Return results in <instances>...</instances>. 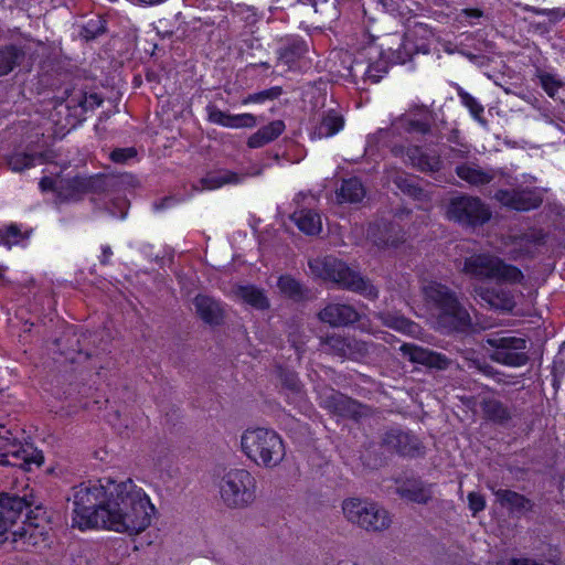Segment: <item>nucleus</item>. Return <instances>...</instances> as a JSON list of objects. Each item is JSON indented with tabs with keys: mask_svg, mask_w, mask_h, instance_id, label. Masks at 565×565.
I'll list each match as a JSON object with an SVG mask.
<instances>
[{
	"mask_svg": "<svg viewBox=\"0 0 565 565\" xmlns=\"http://www.w3.org/2000/svg\"><path fill=\"white\" fill-rule=\"evenodd\" d=\"M72 524L82 531L104 529L129 535L145 531L154 507L142 488L131 479L105 477L75 486L72 490Z\"/></svg>",
	"mask_w": 565,
	"mask_h": 565,
	"instance_id": "nucleus-1",
	"label": "nucleus"
},
{
	"mask_svg": "<svg viewBox=\"0 0 565 565\" xmlns=\"http://www.w3.org/2000/svg\"><path fill=\"white\" fill-rule=\"evenodd\" d=\"M422 290L440 331H463L471 326L469 312L448 286L430 280L423 285Z\"/></svg>",
	"mask_w": 565,
	"mask_h": 565,
	"instance_id": "nucleus-2",
	"label": "nucleus"
},
{
	"mask_svg": "<svg viewBox=\"0 0 565 565\" xmlns=\"http://www.w3.org/2000/svg\"><path fill=\"white\" fill-rule=\"evenodd\" d=\"M243 452L255 463L265 467L278 465L285 456L280 436L268 428H248L241 437Z\"/></svg>",
	"mask_w": 565,
	"mask_h": 565,
	"instance_id": "nucleus-3",
	"label": "nucleus"
},
{
	"mask_svg": "<svg viewBox=\"0 0 565 565\" xmlns=\"http://www.w3.org/2000/svg\"><path fill=\"white\" fill-rule=\"evenodd\" d=\"M544 193L545 190L542 188L514 182V179L505 172L497 190L489 196L508 211L530 212L542 205Z\"/></svg>",
	"mask_w": 565,
	"mask_h": 565,
	"instance_id": "nucleus-4",
	"label": "nucleus"
},
{
	"mask_svg": "<svg viewBox=\"0 0 565 565\" xmlns=\"http://www.w3.org/2000/svg\"><path fill=\"white\" fill-rule=\"evenodd\" d=\"M43 456L32 444L24 440V431L18 426L0 424V465L30 469L40 466Z\"/></svg>",
	"mask_w": 565,
	"mask_h": 565,
	"instance_id": "nucleus-5",
	"label": "nucleus"
},
{
	"mask_svg": "<svg viewBox=\"0 0 565 565\" xmlns=\"http://www.w3.org/2000/svg\"><path fill=\"white\" fill-rule=\"evenodd\" d=\"M462 271L478 280H495L497 282L520 284L524 275L514 265L507 264L491 254L472 255L465 259Z\"/></svg>",
	"mask_w": 565,
	"mask_h": 565,
	"instance_id": "nucleus-6",
	"label": "nucleus"
},
{
	"mask_svg": "<svg viewBox=\"0 0 565 565\" xmlns=\"http://www.w3.org/2000/svg\"><path fill=\"white\" fill-rule=\"evenodd\" d=\"M19 500L21 502L20 507H14L17 511V515L12 521L8 524V531L3 535L6 536L3 540H0V543H4L11 541L12 543L22 545H36L39 543L38 536L46 535L45 525L42 524V519L39 520L38 516H32L33 511H30V514H25V520L22 522V525L18 524V520L21 518L23 508L29 507L23 499L18 497H8L4 495L0 499V503L6 504V510L11 509L13 505V501Z\"/></svg>",
	"mask_w": 565,
	"mask_h": 565,
	"instance_id": "nucleus-7",
	"label": "nucleus"
},
{
	"mask_svg": "<svg viewBox=\"0 0 565 565\" xmlns=\"http://www.w3.org/2000/svg\"><path fill=\"white\" fill-rule=\"evenodd\" d=\"M447 217L465 228H476L491 220L492 211L479 196L461 194L449 201Z\"/></svg>",
	"mask_w": 565,
	"mask_h": 565,
	"instance_id": "nucleus-8",
	"label": "nucleus"
},
{
	"mask_svg": "<svg viewBox=\"0 0 565 565\" xmlns=\"http://www.w3.org/2000/svg\"><path fill=\"white\" fill-rule=\"evenodd\" d=\"M256 482L249 471L232 469L223 477L220 493L223 502L231 508H243L255 499Z\"/></svg>",
	"mask_w": 565,
	"mask_h": 565,
	"instance_id": "nucleus-9",
	"label": "nucleus"
},
{
	"mask_svg": "<svg viewBox=\"0 0 565 565\" xmlns=\"http://www.w3.org/2000/svg\"><path fill=\"white\" fill-rule=\"evenodd\" d=\"M39 185L42 191H53L61 201L77 200L87 192L92 184L90 178L62 174L63 170L56 164H51Z\"/></svg>",
	"mask_w": 565,
	"mask_h": 565,
	"instance_id": "nucleus-10",
	"label": "nucleus"
},
{
	"mask_svg": "<svg viewBox=\"0 0 565 565\" xmlns=\"http://www.w3.org/2000/svg\"><path fill=\"white\" fill-rule=\"evenodd\" d=\"M486 343L492 348L490 358L503 365L519 367L527 363L526 341L510 334V331L488 335Z\"/></svg>",
	"mask_w": 565,
	"mask_h": 565,
	"instance_id": "nucleus-11",
	"label": "nucleus"
},
{
	"mask_svg": "<svg viewBox=\"0 0 565 565\" xmlns=\"http://www.w3.org/2000/svg\"><path fill=\"white\" fill-rule=\"evenodd\" d=\"M102 104V98L97 94L84 95L75 99L74 97L68 98L65 103L61 102L55 107V115H65L64 121L62 119H55L54 115H51V121L55 124V134L64 136L70 132L76 125L83 119L84 114L98 107Z\"/></svg>",
	"mask_w": 565,
	"mask_h": 565,
	"instance_id": "nucleus-12",
	"label": "nucleus"
},
{
	"mask_svg": "<svg viewBox=\"0 0 565 565\" xmlns=\"http://www.w3.org/2000/svg\"><path fill=\"white\" fill-rule=\"evenodd\" d=\"M381 445L387 452L409 458L424 456L426 449L417 435L397 427L382 435Z\"/></svg>",
	"mask_w": 565,
	"mask_h": 565,
	"instance_id": "nucleus-13",
	"label": "nucleus"
},
{
	"mask_svg": "<svg viewBox=\"0 0 565 565\" xmlns=\"http://www.w3.org/2000/svg\"><path fill=\"white\" fill-rule=\"evenodd\" d=\"M455 173L460 180L478 189L487 185L497 188L500 180L505 177V172L502 169L489 166L482 167L478 163L477 159L458 163L455 168Z\"/></svg>",
	"mask_w": 565,
	"mask_h": 565,
	"instance_id": "nucleus-14",
	"label": "nucleus"
},
{
	"mask_svg": "<svg viewBox=\"0 0 565 565\" xmlns=\"http://www.w3.org/2000/svg\"><path fill=\"white\" fill-rule=\"evenodd\" d=\"M309 268L312 275L323 280H330L345 288L353 285V273L342 260L326 256L315 258L309 262Z\"/></svg>",
	"mask_w": 565,
	"mask_h": 565,
	"instance_id": "nucleus-15",
	"label": "nucleus"
},
{
	"mask_svg": "<svg viewBox=\"0 0 565 565\" xmlns=\"http://www.w3.org/2000/svg\"><path fill=\"white\" fill-rule=\"evenodd\" d=\"M333 195L331 202L338 206L348 205L353 203V162L343 160L339 163L333 178L330 181Z\"/></svg>",
	"mask_w": 565,
	"mask_h": 565,
	"instance_id": "nucleus-16",
	"label": "nucleus"
},
{
	"mask_svg": "<svg viewBox=\"0 0 565 565\" xmlns=\"http://www.w3.org/2000/svg\"><path fill=\"white\" fill-rule=\"evenodd\" d=\"M501 284L497 282L492 287L477 285L473 287V295L491 309L511 312L516 305L514 295L510 289L502 287Z\"/></svg>",
	"mask_w": 565,
	"mask_h": 565,
	"instance_id": "nucleus-17",
	"label": "nucleus"
},
{
	"mask_svg": "<svg viewBox=\"0 0 565 565\" xmlns=\"http://www.w3.org/2000/svg\"><path fill=\"white\" fill-rule=\"evenodd\" d=\"M356 522L366 531H384L391 525L388 512L374 502H355Z\"/></svg>",
	"mask_w": 565,
	"mask_h": 565,
	"instance_id": "nucleus-18",
	"label": "nucleus"
},
{
	"mask_svg": "<svg viewBox=\"0 0 565 565\" xmlns=\"http://www.w3.org/2000/svg\"><path fill=\"white\" fill-rule=\"evenodd\" d=\"M54 157L52 150L42 151L33 146L18 148L7 157L9 168L14 172L33 168L50 162Z\"/></svg>",
	"mask_w": 565,
	"mask_h": 565,
	"instance_id": "nucleus-19",
	"label": "nucleus"
},
{
	"mask_svg": "<svg viewBox=\"0 0 565 565\" xmlns=\"http://www.w3.org/2000/svg\"><path fill=\"white\" fill-rule=\"evenodd\" d=\"M399 350L412 363L422 364L430 369L447 370L451 363L447 355L416 344L404 343Z\"/></svg>",
	"mask_w": 565,
	"mask_h": 565,
	"instance_id": "nucleus-20",
	"label": "nucleus"
},
{
	"mask_svg": "<svg viewBox=\"0 0 565 565\" xmlns=\"http://www.w3.org/2000/svg\"><path fill=\"white\" fill-rule=\"evenodd\" d=\"M402 227L393 222H376L369 226L367 238L379 247H397L404 242Z\"/></svg>",
	"mask_w": 565,
	"mask_h": 565,
	"instance_id": "nucleus-21",
	"label": "nucleus"
},
{
	"mask_svg": "<svg viewBox=\"0 0 565 565\" xmlns=\"http://www.w3.org/2000/svg\"><path fill=\"white\" fill-rule=\"evenodd\" d=\"M395 492L404 500L427 504L433 499L434 484L419 478L397 479Z\"/></svg>",
	"mask_w": 565,
	"mask_h": 565,
	"instance_id": "nucleus-22",
	"label": "nucleus"
},
{
	"mask_svg": "<svg viewBox=\"0 0 565 565\" xmlns=\"http://www.w3.org/2000/svg\"><path fill=\"white\" fill-rule=\"evenodd\" d=\"M207 118L212 124L226 128H253L256 126V117L253 114H230L215 106H207Z\"/></svg>",
	"mask_w": 565,
	"mask_h": 565,
	"instance_id": "nucleus-23",
	"label": "nucleus"
},
{
	"mask_svg": "<svg viewBox=\"0 0 565 565\" xmlns=\"http://www.w3.org/2000/svg\"><path fill=\"white\" fill-rule=\"evenodd\" d=\"M344 121L337 111H328L322 115L319 121L312 126L310 131L311 139L330 138L343 129Z\"/></svg>",
	"mask_w": 565,
	"mask_h": 565,
	"instance_id": "nucleus-24",
	"label": "nucleus"
},
{
	"mask_svg": "<svg viewBox=\"0 0 565 565\" xmlns=\"http://www.w3.org/2000/svg\"><path fill=\"white\" fill-rule=\"evenodd\" d=\"M405 156L406 160L419 171L435 172L440 169L439 156L427 153L418 146L408 147Z\"/></svg>",
	"mask_w": 565,
	"mask_h": 565,
	"instance_id": "nucleus-25",
	"label": "nucleus"
},
{
	"mask_svg": "<svg viewBox=\"0 0 565 565\" xmlns=\"http://www.w3.org/2000/svg\"><path fill=\"white\" fill-rule=\"evenodd\" d=\"M291 220L299 231L306 235H317L322 230L321 216L312 209H301L294 212Z\"/></svg>",
	"mask_w": 565,
	"mask_h": 565,
	"instance_id": "nucleus-26",
	"label": "nucleus"
},
{
	"mask_svg": "<svg viewBox=\"0 0 565 565\" xmlns=\"http://www.w3.org/2000/svg\"><path fill=\"white\" fill-rule=\"evenodd\" d=\"M493 493L498 502L502 507H508L513 513H525L533 508V503L530 499L515 491L499 489L493 491Z\"/></svg>",
	"mask_w": 565,
	"mask_h": 565,
	"instance_id": "nucleus-27",
	"label": "nucleus"
},
{
	"mask_svg": "<svg viewBox=\"0 0 565 565\" xmlns=\"http://www.w3.org/2000/svg\"><path fill=\"white\" fill-rule=\"evenodd\" d=\"M244 179L243 174L230 170H216L209 172L201 179V190H216L226 184H237Z\"/></svg>",
	"mask_w": 565,
	"mask_h": 565,
	"instance_id": "nucleus-28",
	"label": "nucleus"
},
{
	"mask_svg": "<svg viewBox=\"0 0 565 565\" xmlns=\"http://www.w3.org/2000/svg\"><path fill=\"white\" fill-rule=\"evenodd\" d=\"M285 130V124L281 120H275L269 122L268 125L258 129L255 134H253L248 140L247 145L249 148L256 149L260 148L276 138H278Z\"/></svg>",
	"mask_w": 565,
	"mask_h": 565,
	"instance_id": "nucleus-29",
	"label": "nucleus"
},
{
	"mask_svg": "<svg viewBox=\"0 0 565 565\" xmlns=\"http://www.w3.org/2000/svg\"><path fill=\"white\" fill-rule=\"evenodd\" d=\"M353 309L348 305L332 303L327 306L320 313V320L333 327L345 326L351 322Z\"/></svg>",
	"mask_w": 565,
	"mask_h": 565,
	"instance_id": "nucleus-30",
	"label": "nucleus"
},
{
	"mask_svg": "<svg viewBox=\"0 0 565 565\" xmlns=\"http://www.w3.org/2000/svg\"><path fill=\"white\" fill-rule=\"evenodd\" d=\"M194 305L203 321L210 324L218 323L222 318V310L217 301L207 296H198Z\"/></svg>",
	"mask_w": 565,
	"mask_h": 565,
	"instance_id": "nucleus-31",
	"label": "nucleus"
},
{
	"mask_svg": "<svg viewBox=\"0 0 565 565\" xmlns=\"http://www.w3.org/2000/svg\"><path fill=\"white\" fill-rule=\"evenodd\" d=\"M31 232L22 231L21 227L14 223L0 227V246L8 249L13 246L26 245Z\"/></svg>",
	"mask_w": 565,
	"mask_h": 565,
	"instance_id": "nucleus-32",
	"label": "nucleus"
},
{
	"mask_svg": "<svg viewBox=\"0 0 565 565\" xmlns=\"http://www.w3.org/2000/svg\"><path fill=\"white\" fill-rule=\"evenodd\" d=\"M365 36L367 38V45L362 49L363 52H355V64H367L364 76L371 79L372 83H377L382 75L373 73V67L370 62L380 55V51L372 44L373 38L366 34Z\"/></svg>",
	"mask_w": 565,
	"mask_h": 565,
	"instance_id": "nucleus-33",
	"label": "nucleus"
},
{
	"mask_svg": "<svg viewBox=\"0 0 565 565\" xmlns=\"http://www.w3.org/2000/svg\"><path fill=\"white\" fill-rule=\"evenodd\" d=\"M237 295L244 302L256 309H265L268 307V300L265 294L255 286H241L237 290Z\"/></svg>",
	"mask_w": 565,
	"mask_h": 565,
	"instance_id": "nucleus-34",
	"label": "nucleus"
},
{
	"mask_svg": "<svg viewBox=\"0 0 565 565\" xmlns=\"http://www.w3.org/2000/svg\"><path fill=\"white\" fill-rule=\"evenodd\" d=\"M381 319L385 326L406 334H414L418 329V326L415 322L396 313H382Z\"/></svg>",
	"mask_w": 565,
	"mask_h": 565,
	"instance_id": "nucleus-35",
	"label": "nucleus"
},
{
	"mask_svg": "<svg viewBox=\"0 0 565 565\" xmlns=\"http://www.w3.org/2000/svg\"><path fill=\"white\" fill-rule=\"evenodd\" d=\"M306 51L307 46L305 41L292 40L280 50L279 60L281 63L291 67L294 63L306 53Z\"/></svg>",
	"mask_w": 565,
	"mask_h": 565,
	"instance_id": "nucleus-36",
	"label": "nucleus"
},
{
	"mask_svg": "<svg viewBox=\"0 0 565 565\" xmlns=\"http://www.w3.org/2000/svg\"><path fill=\"white\" fill-rule=\"evenodd\" d=\"M22 57L23 53L14 45L0 50V76L10 73Z\"/></svg>",
	"mask_w": 565,
	"mask_h": 565,
	"instance_id": "nucleus-37",
	"label": "nucleus"
},
{
	"mask_svg": "<svg viewBox=\"0 0 565 565\" xmlns=\"http://www.w3.org/2000/svg\"><path fill=\"white\" fill-rule=\"evenodd\" d=\"M457 94L461 104L469 109L471 116L482 126H486L487 120L482 116L484 111L482 104L461 87L458 88Z\"/></svg>",
	"mask_w": 565,
	"mask_h": 565,
	"instance_id": "nucleus-38",
	"label": "nucleus"
},
{
	"mask_svg": "<svg viewBox=\"0 0 565 565\" xmlns=\"http://www.w3.org/2000/svg\"><path fill=\"white\" fill-rule=\"evenodd\" d=\"M482 408L486 415L494 422L503 423L510 418L508 408L498 399H484Z\"/></svg>",
	"mask_w": 565,
	"mask_h": 565,
	"instance_id": "nucleus-39",
	"label": "nucleus"
},
{
	"mask_svg": "<svg viewBox=\"0 0 565 565\" xmlns=\"http://www.w3.org/2000/svg\"><path fill=\"white\" fill-rule=\"evenodd\" d=\"M537 78L540 81V85L551 98H555L559 88L565 85L556 75L544 71L537 72Z\"/></svg>",
	"mask_w": 565,
	"mask_h": 565,
	"instance_id": "nucleus-40",
	"label": "nucleus"
},
{
	"mask_svg": "<svg viewBox=\"0 0 565 565\" xmlns=\"http://www.w3.org/2000/svg\"><path fill=\"white\" fill-rule=\"evenodd\" d=\"M282 93L281 87L274 86L268 89H264L257 93H253L247 95L242 99V105H249V104H264L268 100H274L278 98Z\"/></svg>",
	"mask_w": 565,
	"mask_h": 565,
	"instance_id": "nucleus-41",
	"label": "nucleus"
},
{
	"mask_svg": "<svg viewBox=\"0 0 565 565\" xmlns=\"http://www.w3.org/2000/svg\"><path fill=\"white\" fill-rule=\"evenodd\" d=\"M401 126L407 132H416L420 135H427L430 131V120L428 118L413 119L407 116H403L398 119Z\"/></svg>",
	"mask_w": 565,
	"mask_h": 565,
	"instance_id": "nucleus-42",
	"label": "nucleus"
},
{
	"mask_svg": "<svg viewBox=\"0 0 565 565\" xmlns=\"http://www.w3.org/2000/svg\"><path fill=\"white\" fill-rule=\"evenodd\" d=\"M355 294H359L367 300H375L379 297V289L370 279L355 275Z\"/></svg>",
	"mask_w": 565,
	"mask_h": 565,
	"instance_id": "nucleus-43",
	"label": "nucleus"
},
{
	"mask_svg": "<svg viewBox=\"0 0 565 565\" xmlns=\"http://www.w3.org/2000/svg\"><path fill=\"white\" fill-rule=\"evenodd\" d=\"M278 288L289 298L297 299L301 296L300 284L290 276H281L278 280Z\"/></svg>",
	"mask_w": 565,
	"mask_h": 565,
	"instance_id": "nucleus-44",
	"label": "nucleus"
},
{
	"mask_svg": "<svg viewBox=\"0 0 565 565\" xmlns=\"http://www.w3.org/2000/svg\"><path fill=\"white\" fill-rule=\"evenodd\" d=\"M235 15L239 21H243L247 26L255 25L260 19V15L256 11V9L254 7L246 4H238L235 10Z\"/></svg>",
	"mask_w": 565,
	"mask_h": 565,
	"instance_id": "nucleus-45",
	"label": "nucleus"
},
{
	"mask_svg": "<svg viewBox=\"0 0 565 565\" xmlns=\"http://www.w3.org/2000/svg\"><path fill=\"white\" fill-rule=\"evenodd\" d=\"M21 502L19 500L13 501V505L11 509L6 510V504L0 503V540H3V536L8 531V524L13 518L17 515V511L14 507H20Z\"/></svg>",
	"mask_w": 565,
	"mask_h": 565,
	"instance_id": "nucleus-46",
	"label": "nucleus"
},
{
	"mask_svg": "<svg viewBox=\"0 0 565 565\" xmlns=\"http://www.w3.org/2000/svg\"><path fill=\"white\" fill-rule=\"evenodd\" d=\"M469 154L470 146L467 143L449 146L447 151L445 152L446 159H448L451 162L468 159Z\"/></svg>",
	"mask_w": 565,
	"mask_h": 565,
	"instance_id": "nucleus-47",
	"label": "nucleus"
},
{
	"mask_svg": "<svg viewBox=\"0 0 565 565\" xmlns=\"http://www.w3.org/2000/svg\"><path fill=\"white\" fill-rule=\"evenodd\" d=\"M397 186L407 195L416 199L422 200L425 198L424 191L415 183H413L408 179H399L397 182Z\"/></svg>",
	"mask_w": 565,
	"mask_h": 565,
	"instance_id": "nucleus-48",
	"label": "nucleus"
},
{
	"mask_svg": "<svg viewBox=\"0 0 565 565\" xmlns=\"http://www.w3.org/2000/svg\"><path fill=\"white\" fill-rule=\"evenodd\" d=\"M414 43L408 40H404L398 49L395 52V62L398 64H405L407 61L411 60L413 51H414Z\"/></svg>",
	"mask_w": 565,
	"mask_h": 565,
	"instance_id": "nucleus-49",
	"label": "nucleus"
},
{
	"mask_svg": "<svg viewBox=\"0 0 565 565\" xmlns=\"http://www.w3.org/2000/svg\"><path fill=\"white\" fill-rule=\"evenodd\" d=\"M137 151L135 148H118L111 151L110 159L116 163H127L135 159Z\"/></svg>",
	"mask_w": 565,
	"mask_h": 565,
	"instance_id": "nucleus-50",
	"label": "nucleus"
},
{
	"mask_svg": "<svg viewBox=\"0 0 565 565\" xmlns=\"http://www.w3.org/2000/svg\"><path fill=\"white\" fill-rule=\"evenodd\" d=\"M468 505L472 512V515L481 512L486 508V499L478 492H470L468 494Z\"/></svg>",
	"mask_w": 565,
	"mask_h": 565,
	"instance_id": "nucleus-51",
	"label": "nucleus"
},
{
	"mask_svg": "<svg viewBox=\"0 0 565 565\" xmlns=\"http://www.w3.org/2000/svg\"><path fill=\"white\" fill-rule=\"evenodd\" d=\"M483 17V12L480 9H462L460 10L457 20L462 23L467 22L469 24H473V20H478Z\"/></svg>",
	"mask_w": 565,
	"mask_h": 565,
	"instance_id": "nucleus-52",
	"label": "nucleus"
},
{
	"mask_svg": "<svg viewBox=\"0 0 565 565\" xmlns=\"http://www.w3.org/2000/svg\"><path fill=\"white\" fill-rule=\"evenodd\" d=\"M286 386L289 387L295 393H300V384L298 379L295 375H289L286 379Z\"/></svg>",
	"mask_w": 565,
	"mask_h": 565,
	"instance_id": "nucleus-53",
	"label": "nucleus"
},
{
	"mask_svg": "<svg viewBox=\"0 0 565 565\" xmlns=\"http://www.w3.org/2000/svg\"><path fill=\"white\" fill-rule=\"evenodd\" d=\"M354 195H355V204L361 202L363 200V198L365 196V190L362 186V184L358 182L356 179H355V192H354Z\"/></svg>",
	"mask_w": 565,
	"mask_h": 565,
	"instance_id": "nucleus-54",
	"label": "nucleus"
},
{
	"mask_svg": "<svg viewBox=\"0 0 565 565\" xmlns=\"http://www.w3.org/2000/svg\"><path fill=\"white\" fill-rule=\"evenodd\" d=\"M447 140L452 143L454 146L455 145H460L462 143L461 142V139H460V132L458 129H452L447 138Z\"/></svg>",
	"mask_w": 565,
	"mask_h": 565,
	"instance_id": "nucleus-55",
	"label": "nucleus"
},
{
	"mask_svg": "<svg viewBox=\"0 0 565 565\" xmlns=\"http://www.w3.org/2000/svg\"><path fill=\"white\" fill-rule=\"evenodd\" d=\"M343 512L348 519H351V514L353 513V501L351 499H347L343 502Z\"/></svg>",
	"mask_w": 565,
	"mask_h": 565,
	"instance_id": "nucleus-56",
	"label": "nucleus"
},
{
	"mask_svg": "<svg viewBox=\"0 0 565 565\" xmlns=\"http://www.w3.org/2000/svg\"><path fill=\"white\" fill-rule=\"evenodd\" d=\"M111 255H113L111 248L109 246H103L100 263L106 264Z\"/></svg>",
	"mask_w": 565,
	"mask_h": 565,
	"instance_id": "nucleus-57",
	"label": "nucleus"
},
{
	"mask_svg": "<svg viewBox=\"0 0 565 565\" xmlns=\"http://www.w3.org/2000/svg\"><path fill=\"white\" fill-rule=\"evenodd\" d=\"M354 350H355V355H356L358 353H362V351L367 352L369 348L365 342L360 343V342L355 341Z\"/></svg>",
	"mask_w": 565,
	"mask_h": 565,
	"instance_id": "nucleus-58",
	"label": "nucleus"
},
{
	"mask_svg": "<svg viewBox=\"0 0 565 565\" xmlns=\"http://www.w3.org/2000/svg\"><path fill=\"white\" fill-rule=\"evenodd\" d=\"M543 118L546 124L552 125V126L556 127L557 129H562L559 124L556 120H554L548 114H543Z\"/></svg>",
	"mask_w": 565,
	"mask_h": 565,
	"instance_id": "nucleus-59",
	"label": "nucleus"
},
{
	"mask_svg": "<svg viewBox=\"0 0 565 565\" xmlns=\"http://www.w3.org/2000/svg\"><path fill=\"white\" fill-rule=\"evenodd\" d=\"M7 270V267L0 266V285H6L8 282Z\"/></svg>",
	"mask_w": 565,
	"mask_h": 565,
	"instance_id": "nucleus-60",
	"label": "nucleus"
},
{
	"mask_svg": "<svg viewBox=\"0 0 565 565\" xmlns=\"http://www.w3.org/2000/svg\"><path fill=\"white\" fill-rule=\"evenodd\" d=\"M172 202H173V199L167 198L160 204H156V209L159 210V209L171 206Z\"/></svg>",
	"mask_w": 565,
	"mask_h": 565,
	"instance_id": "nucleus-61",
	"label": "nucleus"
},
{
	"mask_svg": "<svg viewBox=\"0 0 565 565\" xmlns=\"http://www.w3.org/2000/svg\"><path fill=\"white\" fill-rule=\"evenodd\" d=\"M326 407H328V408H330V409H332V411H334V412H340V411H342V408H341V407H339L337 403H333V402H331V401H330V402H326Z\"/></svg>",
	"mask_w": 565,
	"mask_h": 565,
	"instance_id": "nucleus-62",
	"label": "nucleus"
},
{
	"mask_svg": "<svg viewBox=\"0 0 565 565\" xmlns=\"http://www.w3.org/2000/svg\"><path fill=\"white\" fill-rule=\"evenodd\" d=\"M330 397L334 402L342 399V395H340L339 393H335V392H332Z\"/></svg>",
	"mask_w": 565,
	"mask_h": 565,
	"instance_id": "nucleus-63",
	"label": "nucleus"
},
{
	"mask_svg": "<svg viewBox=\"0 0 565 565\" xmlns=\"http://www.w3.org/2000/svg\"><path fill=\"white\" fill-rule=\"evenodd\" d=\"M354 406H355V416H356L359 414L358 408H360L362 405L360 403L355 402Z\"/></svg>",
	"mask_w": 565,
	"mask_h": 565,
	"instance_id": "nucleus-64",
	"label": "nucleus"
}]
</instances>
